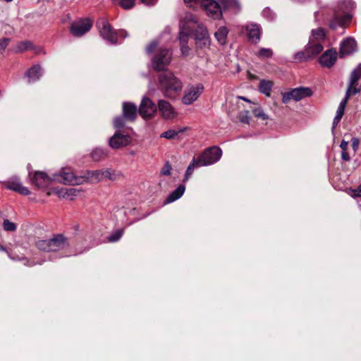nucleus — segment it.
<instances>
[{"mask_svg":"<svg viewBox=\"0 0 361 361\" xmlns=\"http://www.w3.org/2000/svg\"><path fill=\"white\" fill-rule=\"evenodd\" d=\"M158 87L165 97L174 98L181 92L183 84L172 72L166 71L159 75Z\"/></svg>","mask_w":361,"mask_h":361,"instance_id":"obj_1","label":"nucleus"},{"mask_svg":"<svg viewBox=\"0 0 361 361\" xmlns=\"http://www.w3.org/2000/svg\"><path fill=\"white\" fill-rule=\"evenodd\" d=\"M37 247L42 251L57 252L69 247V241L62 234H56L46 240H39L36 243Z\"/></svg>","mask_w":361,"mask_h":361,"instance_id":"obj_2","label":"nucleus"},{"mask_svg":"<svg viewBox=\"0 0 361 361\" xmlns=\"http://www.w3.org/2000/svg\"><path fill=\"white\" fill-rule=\"evenodd\" d=\"M361 77V63H360L351 73L348 89L344 99L341 102L338 107L345 109L347 102L351 94L355 95L361 90V85L358 87V80Z\"/></svg>","mask_w":361,"mask_h":361,"instance_id":"obj_3","label":"nucleus"},{"mask_svg":"<svg viewBox=\"0 0 361 361\" xmlns=\"http://www.w3.org/2000/svg\"><path fill=\"white\" fill-rule=\"evenodd\" d=\"M97 27L101 36L111 44H116L117 42L118 36H121L123 38L128 36V33L126 30H119L118 32H114L109 23L103 18L98 21Z\"/></svg>","mask_w":361,"mask_h":361,"instance_id":"obj_4","label":"nucleus"},{"mask_svg":"<svg viewBox=\"0 0 361 361\" xmlns=\"http://www.w3.org/2000/svg\"><path fill=\"white\" fill-rule=\"evenodd\" d=\"M222 151L219 147H209L198 157L197 167L214 164L220 159Z\"/></svg>","mask_w":361,"mask_h":361,"instance_id":"obj_5","label":"nucleus"},{"mask_svg":"<svg viewBox=\"0 0 361 361\" xmlns=\"http://www.w3.org/2000/svg\"><path fill=\"white\" fill-rule=\"evenodd\" d=\"M172 52L169 49L160 48L152 59V67L157 71L166 69L171 61Z\"/></svg>","mask_w":361,"mask_h":361,"instance_id":"obj_6","label":"nucleus"},{"mask_svg":"<svg viewBox=\"0 0 361 361\" xmlns=\"http://www.w3.org/2000/svg\"><path fill=\"white\" fill-rule=\"evenodd\" d=\"M54 181L71 185H80L84 183L82 176H75L71 168H63L61 172L54 175Z\"/></svg>","mask_w":361,"mask_h":361,"instance_id":"obj_7","label":"nucleus"},{"mask_svg":"<svg viewBox=\"0 0 361 361\" xmlns=\"http://www.w3.org/2000/svg\"><path fill=\"white\" fill-rule=\"evenodd\" d=\"M282 94V102L283 104H287L290 100L293 99L298 102L305 97H310L312 94V90L308 87H297L291 90L289 92H283Z\"/></svg>","mask_w":361,"mask_h":361,"instance_id":"obj_8","label":"nucleus"},{"mask_svg":"<svg viewBox=\"0 0 361 361\" xmlns=\"http://www.w3.org/2000/svg\"><path fill=\"white\" fill-rule=\"evenodd\" d=\"M201 6L209 17L214 19L221 18L222 12L218 0H203Z\"/></svg>","mask_w":361,"mask_h":361,"instance_id":"obj_9","label":"nucleus"},{"mask_svg":"<svg viewBox=\"0 0 361 361\" xmlns=\"http://www.w3.org/2000/svg\"><path fill=\"white\" fill-rule=\"evenodd\" d=\"M204 87L201 84L191 86L185 91L182 101L184 104L189 105L196 101L203 92Z\"/></svg>","mask_w":361,"mask_h":361,"instance_id":"obj_10","label":"nucleus"},{"mask_svg":"<svg viewBox=\"0 0 361 361\" xmlns=\"http://www.w3.org/2000/svg\"><path fill=\"white\" fill-rule=\"evenodd\" d=\"M92 23L89 19H83L73 23L71 26V32L75 37H81L92 27Z\"/></svg>","mask_w":361,"mask_h":361,"instance_id":"obj_11","label":"nucleus"},{"mask_svg":"<svg viewBox=\"0 0 361 361\" xmlns=\"http://www.w3.org/2000/svg\"><path fill=\"white\" fill-rule=\"evenodd\" d=\"M157 111V106L149 98L144 97L139 108L140 115L145 119L151 118Z\"/></svg>","mask_w":361,"mask_h":361,"instance_id":"obj_12","label":"nucleus"},{"mask_svg":"<svg viewBox=\"0 0 361 361\" xmlns=\"http://www.w3.org/2000/svg\"><path fill=\"white\" fill-rule=\"evenodd\" d=\"M2 184L6 188L18 192L23 195H28L30 193L29 189L23 186L17 177H12L7 181L3 182Z\"/></svg>","mask_w":361,"mask_h":361,"instance_id":"obj_13","label":"nucleus"},{"mask_svg":"<svg viewBox=\"0 0 361 361\" xmlns=\"http://www.w3.org/2000/svg\"><path fill=\"white\" fill-rule=\"evenodd\" d=\"M131 142V137L128 135L116 133L109 141V146L113 149H118L128 145Z\"/></svg>","mask_w":361,"mask_h":361,"instance_id":"obj_14","label":"nucleus"},{"mask_svg":"<svg viewBox=\"0 0 361 361\" xmlns=\"http://www.w3.org/2000/svg\"><path fill=\"white\" fill-rule=\"evenodd\" d=\"M357 44L356 41L353 37H347L343 39L341 43L340 55L344 56L352 54L356 50Z\"/></svg>","mask_w":361,"mask_h":361,"instance_id":"obj_15","label":"nucleus"},{"mask_svg":"<svg viewBox=\"0 0 361 361\" xmlns=\"http://www.w3.org/2000/svg\"><path fill=\"white\" fill-rule=\"evenodd\" d=\"M337 59V52L333 49L326 50L319 58V62L323 67H332Z\"/></svg>","mask_w":361,"mask_h":361,"instance_id":"obj_16","label":"nucleus"},{"mask_svg":"<svg viewBox=\"0 0 361 361\" xmlns=\"http://www.w3.org/2000/svg\"><path fill=\"white\" fill-rule=\"evenodd\" d=\"M158 108L162 116L166 119H171L176 116V112L171 104L165 100L161 99L158 102Z\"/></svg>","mask_w":361,"mask_h":361,"instance_id":"obj_17","label":"nucleus"},{"mask_svg":"<svg viewBox=\"0 0 361 361\" xmlns=\"http://www.w3.org/2000/svg\"><path fill=\"white\" fill-rule=\"evenodd\" d=\"M190 28L182 27V30L179 33V41L180 46V51L183 55H188L189 52V47H188V41L189 35H190Z\"/></svg>","mask_w":361,"mask_h":361,"instance_id":"obj_18","label":"nucleus"},{"mask_svg":"<svg viewBox=\"0 0 361 361\" xmlns=\"http://www.w3.org/2000/svg\"><path fill=\"white\" fill-rule=\"evenodd\" d=\"M137 109L135 104L131 102L123 103V116L126 120L133 121L137 117Z\"/></svg>","mask_w":361,"mask_h":361,"instance_id":"obj_19","label":"nucleus"},{"mask_svg":"<svg viewBox=\"0 0 361 361\" xmlns=\"http://www.w3.org/2000/svg\"><path fill=\"white\" fill-rule=\"evenodd\" d=\"M52 180L53 178L41 171L35 172L32 178V183L39 188L47 187Z\"/></svg>","mask_w":361,"mask_h":361,"instance_id":"obj_20","label":"nucleus"},{"mask_svg":"<svg viewBox=\"0 0 361 361\" xmlns=\"http://www.w3.org/2000/svg\"><path fill=\"white\" fill-rule=\"evenodd\" d=\"M197 23L196 17L190 13H185L184 17L182 18L180 22V31L182 30V27H190V34L195 30V25Z\"/></svg>","mask_w":361,"mask_h":361,"instance_id":"obj_21","label":"nucleus"},{"mask_svg":"<svg viewBox=\"0 0 361 361\" xmlns=\"http://www.w3.org/2000/svg\"><path fill=\"white\" fill-rule=\"evenodd\" d=\"M248 39L252 42L256 43L260 39V27L257 24H249L245 27Z\"/></svg>","mask_w":361,"mask_h":361,"instance_id":"obj_22","label":"nucleus"},{"mask_svg":"<svg viewBox=\"0 0 361 361\" xmlns=\"http://www.w3.org/2000/svg\"><path fill=\"white\" fill-rule=\"evenodd\" d=\"M102 170L96 171H87L83 175L85 182H90L91 183H96L103 180Z\"/></svg>","mask_w":361,"mask_h":361,"instance_id":"obj_23","label":"nucleus"},{"mask_svg":"<svg viewBox=\"0 0 361 361\" xmlns=\"http://www.w3.org/2000/svg\"><path fill=\"white\" fill-rule=\"evenodd\" d=\"M221 10H231L236 13L240 10V5L237 0H218Z\"/></svg>","mask_w":361,"mask_h":361,"instance_id":"obj_24","label":"nucleus"},{"mask_svg":"<svg viewBox=\"0 0 361 361\" xmlns=\"http://www.w3.org/2000/svg\"><path fill=\"white\" fill-rule=\"evenodd\" d=\"M351 20V16L345 14L343 16H339L336 14L334 18L330 21L329 26L332 29H336L338 26H344L346 23L350 22Z\"/></svg>","mask_w":361,"mask_h":361,"instance_id":"obj_25","label":"nucleus"},{"mask_svg":"<svg viewBox=\"0 0 361 361\" xmlns=\"http://www.w3.org/2000/svg\"><path fill=\"white\" fill-rule=\"evenodd\" d=\"M25 75L28 78V82H34L42 76V71L39 66L35 65L27 70Z\"/></svg>","mask_w":361,"mask_h":361,"instance_id":"obj_26","label":"nucleus"},{"mask_svg":"<svg viewBox=\"0 0 361 361\" xmlns=\"http://www.w3.org/2000/svg\"><path fill=\"white\" fill-rule=\"evenodd\" d=\"M306 49L309 51V54L312 59L323 50V46L321 42H313L312 39H310Z\"/></svg>","mask_w":361,"mask_h":361,"instance_id":"obj_27","label":"nucleus"},{"mask_svg":"<svg viewBox=\"0 0 361 361\" xmlns=\"http://www.w3.org/2000/svg\"><path fill=\"white\" fill-rule=\"evenodd\" d=\"M228 34V28L225 26H221L215 32L214 37L220 44L224 45L226 43Z\"/></svg>","mask_w":361,"mask_h":361,"instance_id":"obj_28","label":"nucleus"},{"mask_svg":"<svg viewBox=\"0 0 361 361\" xmlns=\"http://www.w3.org/2000/svg\"><path fill=\"white\" fill-rule=\"evenodd\" d=\"M185 187L183 185H180L174 191H173L166 198V202L171 203L179 199L184 193Z\"/></svg>","mask_w":361,"mask_h":361,"instance_id":"obj_29","label":"nucleus"},{"mask_svg":"<svg viewBox=\"0 0 361 361\" xmlns=\"http://www.w3.org/2000/svg\"><path fill=\"white\" fill-rule=\"evenodd\" d=\"M273 82L270 80H262L259 84V90L267 97L271 95Z\"/></svg>","mask_w":361,"mask_h":361,"instance_id":"obj_30","label":"nucleus"},{"mask_svg":"<svg viewBox=\"0 0 361 361\" xmlns=\"http://www.w3.org/2000/svg\"><path fill=\"white\" fill-rule=\"evenodd\" d=\"M325 38V32L322 28H317L312 30V35L310 39H312L313 42H321Z\"/></svg>","mask_w":361,"mask_h":361,"instance_id":"obj_31","label":"nucleus"},{"mask_svg":"<svg viewBox=\"0 0 361 361\" xmlns=\"http://www.w3.org/2000/svg\"><path fill=\"white\" fill-rule=\"evenodd\" d=\"M33 49V44L30 41H22L15 47V52L20 53Z\"/></svg>","mask_w":361,"mask_h":361,"instance_id":"obj_32","label":"nucleus"},{"mask_svg":"<svg viewBox=\"0 0 361 361\" xmlns=\"http://www.w3.org/2000/svg\"><path fill=\"white\" fill-rule=\"evenodd\" d=\"M91 156L93 160L99 161L107 156V152L100 148H96L92 152Z\"/></svg>","mask_w":361,"mask_h":361,"instance_id":"obj_33","label":"nucleus"},{"mask_svg":"<svg viewBox=\"0 0 361 361\" xmlns=\"http://www.w3.org/2000/svg\"><path fill=\"white\" fill-rule=\"evenodd\" d=\"M309 51L306 49L304 51H298L295 54L294 59L297 62H302L310 59V56L309 54Z\"/></svg>","mask_w":361,"mask_h":361,"instance_id":"obj_34","label":"nucleus"},{"mask_svg":"<svg viewBox=\"0 0 361 361\" xmlns=\"http://www.w3.org/2000/svg\"><path fill=\"white\" fill-rule=\"evenodd\" d=\"M340 147L341 148V158L343 160L345 161H349L350 160V157L348 152H347L348 148V142L345 140H342L340 145Z\"/></svg>","mask_w":361,"mask_h":361,"instance_id":"obj_35","label":"nucleus"},{"mask_svg":"<svg viewBox=\"0 0 361 361\" xmlns=\"http://www.w3.org/2000/svg\"><path fill=\"white\" fill-rule=\"evenodd\" d=\"M184 130H185L184 128L179 129L178 130H169L161 133L160 137L166 138V139H169V140L173 139L175 137H176L180 133L183 132Z\"/></svg>","mask_w":361,"mask_h":361,"instance_id":"obj_36","label":"nucleus"},{"mask_svg":"<svg viewBox=\"0 0 361 361\" xmlns=\"http://www.w3.org/2000/svg\"><path fill=\"white\" fill-rule=\"evenodd\" d=\"M196 44L200 47H208L210 44V40L209 37L200 36L195 37Z\"/></svg>","mask_w":361,"mask_h":361,"instance_id":"obj_37","label":"nucleus"},{"mask_svg":"<svg viewBox=\"0 0 361 361\" xmlns=\"http://www.w3.org/2000/svg\"><path fill=\"white\" fill-rule=\"evenodd\" d=\"M195 166H197V159H195V158H193L192 162L189 164V166L187 168L185 175L184 181H186L189 178V177L192 175V173H193Z\"/></svg>","mask_w":361,"mask_h":361,"instance_id":"obj_38","label":"nucleus"},{"mask_svg":"<svg viewBox=\"0 0 361 361\" xmlns=\"http://www.w3.org/2000/svg\"><path fill=\"white\" fill-rule=\"evenodd\" d=\"M257 55L261 59L271 58L273 56V51L270 49L261 48L258 51Z\"/></svg>","mask_w":361,"mask_h":361,"instance_id":"obj_39","label":"nucleus"},{"mask_svg":"<svg viewBox=\"0 0 361 361\" xmlns=\"http://www.w3.org/2000/svg\"><path fill=\"white\" fill-rule=\"evenodd\" d=\"M123 234V231L122 229L117 230L114 233H111L108 236L107 239L109 242L114 243L118 241Z\"/></svg>","mask_w":361,"mask_h":361,"instance_id":"obj_40","label":"nucleus"},{"mask_svg":"<svg viewBox=\"0 0 361 361\" xmlns=\"http://www.w3.org/2000/svg\"><path fill=\"white\" fill-rule=\"evenodd\" d=\"M118 4L124 9H130L135 5V0H113Z\"/></svg>","mask_w":361,"mask_h":361,"instance_id":"obj_41","label":"nucleus"},{"mask_svg":"<svg viewBox=\"0 0 361 361\" xmlns=\"http://www.w3.org/2000/svg\"><path fill=\"white\" fill-rule=\"evenodd\" d=\"M195 27H197L196 37H198V36H200V37H209L207 30L204 25L198 24V23H197V25H195Z\"/></svg>","mask_w":361,"mask_h":361,"instance_id":"obj_42","label":"nucleus"},{"mask_svg":"<svg viewBox=\"0 0 361 361\" xmlns=\"http://www.w3.org/2000/svg\"><path fill=\"white\" fill-rule=\"evenodd\" d=\"M3 227L6 231L9 232L15 231L17 228L16 225L13 222L10 221L8 219H5L4 221Z\"/></svg>","mask_w":361,"mask_h":361,"instance_id":"obj_43","label":"nucleus"},{"mask_svg":"<svg viewBox=\"0 0 361 361\" xmlns=\"http://www.w3.org/2000/svg\"><path fill=\"white\" fill-rule=\"evenodd\" d=\"M103 180L106 178L109 180H114L116 178L115 173L109 169H102Z\"/></svg>","mask_w":361,"mask_h":361,"instance_id":"obj_44","label":"nucleus"},{"mask_svg":"<svg viewBox=\"0 0 361 361\" xmlns=\"http://www.w3.org/2000/svg\"><path fill=\"white\" fill-rule=\"evenodd\" d=\"M126 118L124 117L118 116L114 118V126L116 128H121L124 126L125 122L124 120Z\"/></svg>","mask_w":361,"mask_h":361,"instance_id":"obj_45","label":"nucleus"},{"mask_svg":"<svg viewBox=\"0 0 361 361\" xmlns=\"http://www.w3.org/2000/svg\"><path fill=\"white\" fill-rule=\"evenodd\" d=\"M239 119H240V122H242L243 123H249L250 119V116L249 115V111H245L241 112L239 116Z\"/></svg>","mask_w":361,"mask_h":361,"instance_id":"obj_46","label":"nucleus"},{"mask_svg":"<svg viewBox=\"0 0 361 361\" xmlns=\"http://www.w3.org/2000/svg\"><path fill=\"white\" fill-rule=\"evenodd\" d=\"M253 114L255 117L262 118L263 120H266L268 118L261 108H255L253 110Z\"/></svg>","mask_w":361,"mask_h":361,"instance_id":"obj_47","label":"nucleus"},{"mask_svg":"<svg viewBox=\"0 0 361 361\" xmlns=\"http://www.w3.org/2000/svg\"><path fill=\"white\" fill-rule=\"evenodd\" d=\"M172 168L169 161H166L161 170V173L164 176H169Z\"/></svg>","mask_w":361,"mask_h":361,"instance_id":"obj_48","label":"nucleus"},{"mask_svg":"<svg viewBox=\"0 0 361 361\" xmlns=\"http://www.w3.org/2000/svg\"><path fill=\"white\" fill-rule=\"evenodd\" d=\"M9 42H10L9 38H3V39H0V54L2 53L6 49V48L7 47V46L9 44Z\"/></svg>","mask_w":361,"mask_h":361,"instance_id":"obj_49","label":"nucleus"},{"mask_svg":"<svg viewBox=\"0 0 361 361\" xmlns=\"http://www.w3.org/2000/svg\"><path fill=\"white\" fill-rule=\"evenodd\" d=\"M158 44L159 43L157 41H153L150 44H149L146 48V51L147 52V54H152L157 47Z\"/></svg>","mask_w":361,"mask_h":361,"instance_id":"obj_50","label":"nucleus"},{"mask_svg":"<svg viewBox=\"0 0 361 361\" xmlns=\"http://www.w3.org/2000/svg\"><path fill=\"white\" fill-rule=\"evenodd\" d=\"M203 0H184L185 3L188 5V6H194L195 5H202Z\"/></svg>","mask_w":361,"mask_h":361,"instance_id":"obj_51","label":"nucleus"},{"mask_svg":"<svg viewBox=\"0 0 361 361\" xmlns=\"http://www.w3.org/2000/svg\"><path fill=\"white\" fill-rule=\"evenodd\" d=\"M360 140L357 137H353L352 139V147L355 152H357L359 147Z\"/></svg>","mask_w":361,"mask_h":361,"instance_id":"obj_52","label":"nucleus"},{"mask_svg":"<svg viewBox=\"0 0 361 361\" xmlns=\"http://www.w3.org/2000/svg\"><path fill=\"white\" fill-rule=\"evenodd\" d=\"M342 118L339 116H335L333 121V130L335 128V127L338 124V123L341 121Z\"/></svg>","mask_w":361,"mask_h":361,"instance_id":"obj_53","label":"nucleus"},{"mask_svg":"<svg viewBox=\"0 0 361 361\" xmlns=\"http://www.w3.org/2000/svg\"><path fill=\"white\" fill-rule=\"evenodd\" d=\"M344 111H345L344 109L338 107L336 116L342 118L344 114Z\"/></svg>","mask_w":361,"mask_h":361,"instance_id":"obj_54","label":"nucleus"},{"mask_svg":"<svg viewBox=\"0 0 361 361\" xmlns=\"http://www.w3.org/2000/svg\"><path fill=\"white\" fill-rule=\"evenodd\" d=\"M157 0H141V2L145 5L151 6L156 3Z\"/></svg>","mask_w":361,"mask_h":361,"instance_id":"obj_55","label":"nucleus"},{"mask_svg":"<svg viewBox=\"0 0 361 361\" xmlns=\"http://www.w3.org/2000/svg\"><path fill=\"white\" fill-rule=\"evenodd\" d=\"M76 193H77V190L75 188H70V189L67 190L66 192V194H67L68 195H76Z\"/></svg>","mask_w":361,"mask_h":361,"instance_id":"obj_56","label":"nucleus"},{"mask_svg":"<svg viewBox=\"0 0 361 361\" xmlns=\"http://www.w3.org/2000/svg\"><path fill=\"white\" fill-rule=\"evenodd\" d=\"M239 98H240V99H242V100L245 101V102H250V101L248 99H247V98H245V97H240Z\"/></svg>","mask_w":361,"mask_h":361,"instance_id":"obj_57","label":"nucleus"},{"mask_svg":"<svg viewBox=\"0 0 361 361\" xmlns=\"http://www.w3.org/2000/svg\"><path fill=\"white\" fill-rule=\"evenodd\" d=\"M356 191L358 192H361V184L357 187V189Z\"/></svg>","mask_w":361,"mask_h":361,"instance_id":"obj_58","label":"nucleus"},{"mask_svg":"<svg viewBox=\"0 0 361 361\" xmlns=\"http://www.w3.org/2000/svg\"><path fill=\"white\" fill-rule=\"evenodd\" d=\"M0 250H1V251H5V250H6V249H5V247H3L2 245H0Z\"/></svg>","mask_w":361,"mask_h":361,"instance_id":"obj_59","label":"nucleus"},{"mask_svg":"<svg viewBox=\"0 0 361 361\" xmlns=\"http://www.w3.org/2000/svg\"><path fill=\"white\" fill-rule=\"evenodd\" d=\"M4 1H6V2H11V1H12L13 0H4Z\"/></svg>","mask_w":361,"mask_h":361,"instance_id":"obj_60","label":"nucleus"}]
</instances>
